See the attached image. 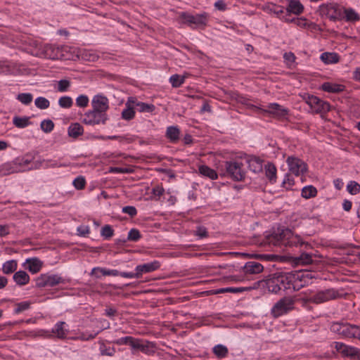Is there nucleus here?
<instances>
[{"instance_id": "obj_1", "label": "nucleus", "mask_w": 360, "mask_h": 360, "mask_svg": "<svg viewBox=\"0 0 360 360\" xmlns=\"http://www.w3.org/2000/svg\"><path fill=\"white\" fill-rule=\"evenodd\" d=\"M267 242L274 246H297L302 244L300 236L294 235L289 229H283L280 233H275L267 238Z\"/></svg>"}, {"instance_id": "obj_2", "label": "nucleus", "mask_w": 360, "mask_h": 360, "mask_svg": "<svg viewBox=\"0 0 360 360\" xmlns=\"http://www.w3.org/2000/svg\"><path fill=\"white\" fill-rule=\"evenodd\" d=\"M330 330L345 338H357L360 340V326L347 322H334L330 327Z\"/></svg>"}, {"instance_id": "obj_3", "label": "nucleus", "mask_w": 360, "mask_h": 360, "mask_svg": "<svg viewBox=\"0 0 360 360\" xmlns=\"http://www.w3.org/2000/svg\"><path fill=\"white\" fill-rule=\"evenodd\" d=\"M179 19L181 23L187 25L192 29L204 28L207 25L208 14L204 12L192 15L187 12H181L179 14Z\"/></svg>"}, {"instance_id": "obj_4", "label": "nucleus", "mask_w": 360, "mask_h": 360, "mask_svg": "<svg viewBox=\"0 0 360 360\" xmlns=\"http://www.w3.org/2000/svg\"><path fill=\"white\" fill-rule=\"evenodd\" d=\"M63 47L56 46L52 44H44L40 45L33 54L39 57L56 60L63 58Z\"/></svg>"}, {"instance_id": "obj_5", "label": "nucleus", "mask_w": 360, "mask_h": 360, "mask_svg": "<svg viewBox=\"0 0 360 360\" xmlns=\"http://www.w3.org/2000/svg\"><path fill=\"white\" fill-rule=\"evenodd\" d=\"M319 13L322 16L328 18L332 21H336L342 18V8L336 3H328L319 6Z\"/></svg>"}, {"instance_id": "obj_6", "label": "nucleus", "mask_w": 360, "mask_h": 360, "mask_svg": "<svg viewBox=\"0 0 360 360\" xmlns=\"http://www.w3.org/2000/svg\"><path fill=\"white\" fill-rule=\"evenodd\" d=\"M295 302L290 297H285L275 303L271 310V314L274 318H278L288 313L294 308Z\"/></svg>"}, {"instance_id": "obj_7", "label": "nucleus", "mask_w": 360, "mask_h": 360, "mask_svg": "<svg viewBox=\"0 0 360 360\" xmlns=\"http://www.w3.org/2000/svg\"><path fill=\"white\" fill-rule=\"evenodd\" d=\"M306 103L309 106L314 113L324 114L330 109V104L316 96L308 95L304 98Z\"/></svg>"}, {"instance_id": "obj_8", "label": "nucleus", "mask_w": 360, "mask_h": 360, "mask_svg": "<svg viewBox=\"0 0 360 360\" xmlns=\"http://www.w3.org/2000/svg\"><path fill=\"white\" fill-rule=\"evenodd\" d=\"M107 120L106 113L99 112L92 109L84 114L82 121L87 125L94 126L105 124Z\"/></svg>"}, {"instance_id": "obj_9", "label": "nucleus", "mask_w": 360, "mask_h": 360, "mask_svg": "<svg viewBox=\"0 0 360 360\" xmlns=\"http://www.w3.org/2000/svg\"><path fill=\"white\" fill-rule=\"evenodd\" d=\"M338 296L339 294L333 288L327 289L319 291L315 295L310 296L307 299V302L314 304H321L330 300L336 299Z\"/></svg>"}, {"instance_id": "obj_10", "label": "nucleus", "mask_w": 360, "mask_h": 360, "mask_svg": "<svg viewBox=\"0 0 360 360\" xmlns=\"http://www.w3.org/2000/svg\"><path fill=\"white\" fill-rule=\"evenodd\" d=\"M333 344L336 351L343 357H349L352 359L360 360L359 349L340 342H335Z\"/></svg>"}, {"instance_id": "obj_11", "label": "nucleus", "mask_w": 360, "mask_h": 360, "mask_svg": "<svg viewBox=\"0 0 360 360\" xmlns=\"http://www.w3.org/2000/svg\"><path fill=\"white\" fill-rule=\"evenodd\" d=\"M286 162L288 165L289 171L295 176L303 175L307 172V164L297 157L289 156Z\"/></svg>"}, {"instance_id": "obj_12", "label": "nucleus", "mask_w": 360, "mask_h": 360, "mask_svg": "<svg viewBox=\"0 0 360 360\" xmlns=\"http://www.w3.org/2000/svg\"><path fill=\"white\" fill-rule=\"evenodd\" d=\"M226 169L228 175L236 181H241L245 177V172L243 169V164L238 162H226Z\"/></svg>"}, {"instance_id": "obj_13", "label": "nucleus", "mask_w": 360, "mask_h": 360, "mask_svg": "<svg viewBox=\"0 0 360 360\" xmlns=\"http://www.w3.org/2000/svg\"><path fill=\"white\" fill-rule=\"evenodd\" d=\"M63 278L58 275L41 274L37 278L36 285L38 288L53 287L63 283Z\"/></svg>"}, {"instance_id": "obj_14", "label": "nucleus", "mask_w": 360, "mask_h": 360, "mask_svg": "<svg viewBox=\"0 0 360 360\" xmlns=\"http://www.w3.org/2000/svg\"><path fill=\"white\" fill-rule=\"evenodd\" d=\"M91 105L93 110L99 112L106 113V111L109 108V101L108 98L99 94L94 96Z\"/></svg>"}, {"instance_id": "obj_15", "label": "nucleus", "mask_w": 360, "mask_h": 360, "mask_svg": "<svg viewBox=\"0 0 360 360\" xmlns=\"http://www.w3.org/2000/svg\"><path fill=\"white\" fill-rule=\"evenodd\" d=\"M68 332L66 323L65 321H58L52 328L51 333L53 335H50V336H55L59 339L64 340L66 338Z\"/></svg>"}, {"instance_id": "obj_16", "label": "nucleus", "mask_w": 360, "mask_h": 360, "mask_svg": "<svg viewBox=\"0 0 360 360\" xmlns=\"http://www.w3.org/2000/svg\"><path fill=\"white\" fill-rule=\"evenodd\" d=\"M125 108L122 112V118L125 120H131L134 117V97L130 96L128 98L126 103Z\"/></svg>"}, {"instance_id": "obj_17", "label": "nucleus", "mask_w": 360, "mask_h": 360, "mask_svg": "<svg viewBox=\"0 0 360 360\" xmlns=\"http://www.w3.org/2000/svg\"><path fill=\"white\" fill-rule=\"evenodd\" d=\"M153 347L154 345L152 342L134 338L131 345L132 349H139L147 354H150V349L153 348Z\"/></svg>"}, {"instance_id": "obj_18", "label": "nucleus", "mask_w": 360, "mask_h": 360, "mask_svg": "<svg viewBox=\"0 0 360 360\" xmlns=\"http://www.w3.org/2000/svg\"><path fill=\"white\" fill-rule=\"evenodd\" d=\"M160 267V262L155 260L151 262L136 266L135 271H139L140 277H141L143 274L153 272L158 269Z\"/></svg>"}, {"instance_id": "obj_19", "label": "nucleus", "mask_w": 360, "mask_h": 360, "mask_svg": "<svg viewBox=\"0 0 360 360\" xmlns=\"http://www.w3.org/2000/svg\"><path fill=\"white\" fill-rule=\"evenodd\" d=\"M265 112L278 117H284L288 113V109L278 103H270Z\"/></svg>"}, {"instance_id": "obj_20", "label": "nucleus", "mask_w": 360, "mask_h": 360, "mask_svg": "<svg viewBox=\"0 0 360 360\" xmlns=\"http://www.w3.org/2000/svg\"><path fill=\"white\" fill-rule=\"evenodd\" d=\"M264 269L263 266L257 262H248L245 263L243 271L245 274H257L261 273Z\"/></svg>"}, {"instance_id": "obj_21", "label": "nucleus", "mask_w": 360, "mask_h": 360, "mask_svg": "<svg viewBox=\"0 0 360 360\" xmlns=\"http://www.w3.org/2000/svg\"><path fill=\"white\" fill-rule=\"evenodd\" d=\"M27 269L32 274L38 273L42 267V262L37 257L26 260Z\"/></svg>"}, {"instance_id": "obj_22", "label": "nucleus", "mask_w": 360, "mask_h": 360, "mask_svg": "<svg viewBox=\"0 0 360 360\" xmlns=\"http://www.w3.org/2000/svg\"><path fill=\"white\" fill-rule=\"evenodd\" d=\"M292 262L295 265H307L313 262L312 255L302 252L300 256L292 258Z\"/></svg>"}, {"instance_id": "obj_23", "label": "nucleus", "mask_w": 360, "mask_h": 360, "mask_svg": "<svg viewBox=\"0 0 360 360\" xmlns=\"http://www.w3.org/2000/svg\"><path fill=\"white\" fill-rule=\"evenodd\" d=\"M83 133L84 128L81 124L78 122L72 123L68 129V136L74 139H77L78 136L82 135Z\"/></svg>"}, {"instance_id": "obj_24", "label": "nucleus", "mask_w": 360, "mask_h": 360, "mask_svg": "<svg viewBox=\"0 0 360 360\" xmlns=\"http://www.w3.org/2000/svg\"><path fill=\"white\" fill-rule=\"evenodd\" d=\"M248 167L255 173L262 171V161L257 157H252L247 160Z\"/></svg>"}, {"instance_id": "obj_25", "label": "nucleus", "mask_w": 360, "mask_h": 360, "mask_svg": "<svg viewBox=\"0 0 360 360\" xmlns=\"http://www.w3.org/2000/svg\"><path fill=\"white\" fill-rule=\"evenodd\" d=\"M14 281L19 285H25L30 281V276L24 271L15 272L13 277Z\"/></svg>"}, {"instance_id": "obj_26", "label": "nucleus", "mask_w": 360, "mask_h": 360, "mask_svg": "<svg viewBox=\"0 0 360 360\" xmlns=\"http://www.w3.org/2000/svg\"><path fill=\"white\" fill-rule=\"evenodd\" d=\"M275 276L276 278V282L278 283L279 287H282V290H287L291 288V277L282 274L275 275Z\"/></svg>"}, {"instance_id": "obj_27", "label": "nucleus", "mask_w": 360, "mask_h": 360, "mask_svg": "<svg viewBox=\"0 0 360 360\" xmlns=\"http://www.w3.org/2000/svg\"><path fill=\"white\" fill-rule=\"evenodd\" d=\"M303 9V6L298 0H290L288 8H286L287 12L292 13L296 15L302 13Z\"/></svg>"}, {"instance_id": "obj_28", "label": "nucleus", "mask_w": 360, "mask_h": 360, "mask_svg": "<svg viewBox=\"0 0 360 360\" xmlns=\"http://www.w3.org/2000/svg\"><path fill=\"white\" fill-rule=\"evenodd\" d=\"M134 107L141 112H152L155 109L154 105L140 102L136 97H134Z\"/></svg>"}, {"instance_id": "obj_29", "label": "nucleus", "mask_w": 360, "mask_h": 360, "mask_svg": "<svg viewBox=\"0 0 360 360\" xmlns=\"http://www.w3.org/2000/svg\"><path fill=\"white\" fill-rule=\"evenodd\" d=\"M322 89L330 93H338L344 90V86L338 84L325 82L322 84Z\"/></svg>"}, {"instance_id": "obj_30", "label": "nucleus", "mask_w": 360, "mask_h": 360, "mask_svg": "<svg viewBox=\"0 0 360 360\" xmlns=\"http://www.w3.org/2000/svg\"><path fill=\"white\" fill-rule=\"evenodd\" d=\"M320 58L326 64L336 63L339 61V56L335 53H323Z\"/></svg>"}, {"instance_id": "obj_31", "label": "nucleus", "mask_w": 360, "mask_h": 360, "mask_svg": "<svg viewBox=\"0 0 360 360\" xmlns=\"http://www.w3.org/2000/svg\"><path fill=\"white\" fill-rule=\"evenodd\" d=\"M180 131L177 127L171 126L167 127L166 136L171 142H176L179 139Z\"/></svg>"}, {"instance_id": "obj_32", "label": "nucleus", "mask_w": 360, "mask_h": 360, "mask_svg": "<svg viewBox=\"0 0 360 360\" xmlns=\"http://www.w3.org/2000/svg\"><path fill=\"white\" fill-rule=\"evenodd\" d=\"M199 172L200 174L209 177L210 179H217L218 176L215 170L211 169L207 165H201L199 167Z\"/></svg>"}, {"instance_id": "obj_33", "label": "nucleus", "mask_w": 360, "mask_h": 360, "mask_svg": "<svg viewBox=\"0 0 360 360\" xmlns=\"http://www.w3.org/2000/svg\"><path fill=\"white\" fill-rule=\"evenodd\" d=\"M302 197L305 199L314 198L317 195V189L311 186H306L302 189Z\"/></svg>"}, {"instance_id": "obj_34", "label": "nucleus", "mask_w": 360, "mask_h": 360, "mask_svg": "<svg viewBox=\"0 0 360 360\" xmlns=\"http://www.w3.org/2000/svg\"><path fill=\"white\" fill-rule=\"evenodd\" d=\"M18 266L16 260L11 259L6 262L2 266V271L6 274H10L13 273Z\"/></svg>"}, {"instance_id": "obj_35", "label": "nucleus", "mask_w": 360, "mask_h": 360, "mask_svg": "<svg viewBox=\"0 0 360 360\" xmlns=\"http://www.w3.org/2000/svg\"><path fill=\"white\" fill-rule=\"evenodd\" d=\"M266 176L271 181H275L276 179V167L272 163H268L265 165Z\"/></svg>"}, {"instance_id": "obj_36", "label": "nucleus", "mask_w": 360, "mask_h": 360, "mask_svg": "<svg viewBox=\"0 0 360 360\" xmlns=\"http://www.w3.org/2000/svg\"><path fill=\"white\" fill-rule=\"evenodd\" d=\"M13 123L18 128H25L30 124V117L15 116L13 119Z\"/></svg>"}, {"instance_id": "obj_37", "label": "nucleus", "mask_w": 360, "mask_h": 360, "mask_svg": "<svg viewBox=\"0 0 360 360\" xmlns=\"http://www.w3.org/2000/svg\"><path fill=\"white\" fill-rule=\"evenodd\" d=\"M187 75H179L177 74L173 75L169 78V82L174 88H178L184 84Z\"/></svg>"}, {"instance_id": "obj_38", "label": "nucleus", "mask_w": 360, "mask_h": 360, "mask_svg": "<svg viewBox=\"0 0 360 360\" xmlns=\"http://www.w3.org/2000/svg\"><path fill=\"white\" fill-rule=\"evenodd\" d=\"M245 290L244 288H233V287H229V288H219L217 290H213L211 291V294L212 295H217L219 293H225V292H231V293H239L242 292Z\"/></svg>"}, {"instance_id": "obj_39", "label": "nucleus", "mask_w": 360, "mask_h": 360, "mask_svg": "<svg viewBox=\"0 0 360 360\" xmlns=\"http://www.w3.org/2000/svg\"><path fill=\"white\" fill-rule=\"evenodd\" d=\"M276 278L275 275L271 278H269L266 281L267 288L269 291L274 293H277L278 291L282 290V287H279L278 283L276 282Z\"/></svg>"}, {"instance_id": "obj_40", "label": "nucleus", "mask_w": 360, "mask_h": 360, "mask_svg": "<svg viewBox=\"0 0 360 360\" xmlns=\"http://www.w3.org/2000/svg\"><path fill=\"white\" fill-rule=\"evenodd\" d=\"M214 354L219 359L224 358L228 354V349L222 345H217L213 348Z\"/></svg>"}, {"instance_id": "obj_41", "label": "nucleus", "mask_w": 360, "mask_h": 360, "mask_svg": "<svg viewBox=\"0 0 360 360\" xmlns=\"http://www.w3.org/2000/svg\"><path fill=\"white\" fill-rule=\"evenodd\" d=\"M99 271L103 276H120V272L117 269H106L104 268L95 267L91 271V274H94L95 271Z\"/></svg>"}, {"instance_id": "obj_42", "label": "nucleus", "mask_w": 360, "mask_h": 360, "mask_svg": "<svg viewBox=\"0 0 360 360\" xmlns=\"http://www.w3.org/2000/svg\"><path fill=\"white\" fill-rule=\"evenodd\" d=\"M100 352L101 355L103 356H112L115 355L116 350L114 347H106L105 345L103 342H100Z\"/></svg>"}, {"instance_id": "obj_43", "label": "nucleus", "mask_w": 360, "mask_h": 360, "mask_svg": "<svg viewBox=\"0 0 360 360\" xmlns=\"http://www.w3.org/2000/svg\"><path fill=\"white\" fill-rule=\"evenodd\" d=\"M17 99L24 105H29L32 103L33 96L30 93H22L17 96Z\"/></svg>"}, {"instance_id": "obj_44", "label": "nucleus", "mask_w": 360, "mask_h": 360, "mask_svg": "<svg viewBox=\"0 0 360 360\" xmlns=\"http://www.w3.org/2000/svg\"><path fill=\"white\" fill-rule=\"evenodd\" d=\"M347 191L352 195H356L360 192V184L354 181H351L347 186Z\"/></svg>"}, {"instance_id": "obj_45", "label": "nucleus", "mask_w": 360, "mask_h": 360, "mask_svg": "<svg viewBox=\"0 0 360 360\" xmlns=\"http://www.w3.org/2000/svg\"><path fill=\"white\" fill-rule=\"evenodd\" d=\"M35 105L41 110L46 109L50 105V102L44 97H38L34 101Z\"/></svg>"}, {"instance_id": "obj_46", "label": "nucleus", "mask_w": 360, "mask_h": 360, "mask_svg": "<svg viewBox=\"0 0 360 360\" xmlns=\"http://www.w3.org/2000/svg\"><path fill=\"white\" fill-rule=\"evenodd\" d=\"M58 105L63 108H70L73 105V101L70 96H62L58 100Z\"/></svg>"}, {"instance_id": "obj_47", "label": "nucleus", "mask_w": 360, "mask_h": 360, "mask_svg": "<svg viewBox=\"0 0 360 360\" xmlns=\"http://www.w3.org/2000/svg\"><path fill=\"white\" fill-rule=\"evenodd\" d=\"M13 172H15V169L12 167L11 164L6 163L0 165V176H6Z\"/></svg>"}, {"instance_id": "obj_48", "label": "nucleus", "mask_w": 360, "mask_h": 360, "mask_svg": "<svg viewBox=\"0 0 360 360\" xmlns=\"http://www.w3.org/2000/svg\"><path fill=\"white\" fill-rule=\"evenodd\" d=\"M41 129L45 133L51 132L54 127V123L51 120H45L41 122Z\"/></svg>"}, {"instance_id": "obj_49", "label": "nucleus", "mask_w": 360, "mask_h": 360, "mask_svg": "<svg viewBox=\"0 0 360 360\" xmlns=\"http://www.w3.org/2000/svg\"><path fill=\"white\" fill-rule=\"evenodd\" d=\"M82 57L85 60L91 62H94L98 58V56L92 51H84L82 55Z\"/></svg>"}, {"instance_id": "obj_50", "label": "nucleus", "mask_w": 360, "mask_h": 360, "mask_svg": "<svg viewBox=\"0 0 360 360\" xmlns=\"http://www.w3.org/2000/svg\"><path fill=\"white\" fill-rule=\"evenodd\" d=\"M101 236L105 238H110L114 234V230L110 225H105L101 231Z\"/></svg>"}, {"instance_id": "obj_51", "label": "nucleus", "mask_w": 360, "mask_h": 360, "mask_svg": "<svg viewBox=\"0 0 360 360\" xmlns=\"http://www.w3.org/2000/svg\"><path fill=\"white\" fill-rule=\"evenodd\" d=\"M345 13L347 21H356L359 20V15L353 9H346Z\"/></svg>"}, {"instance_id": "obj_52", "label": "nucleus", "mask_w": 360, "mask_h": 360, "mask_svg": "<svg viewBox=\"0 0 360 360\" xmlns=\"http://www.w3.org/2000/svg\"><path fill=\"white\" fill-rule=\"evenodd\" d=\"M134 338L131 336H126L114 340L112 342L117 345H129L131 347Z\"/></svg>"}, {"instance_id": "obj_53", "label": "nucleus", "mask_w": 360, "mask_h": 360, "mask_svg": "<svg viewBox=\"0 0 360 360\" xmlns=\"http://www.w3.org/2000/svg\"><path fill=\"white\" fill-rule=\"evenodd\" d=\"M141 236L138 229H132L129 231L127 236V240L130 241H138Z\"/></svg>"}, {"instance_id": "obj_54", "label": "nucleus", "mask_w": 360, "mask_h": 360, "mask_svg": "<svg viewBox=\"0 0 360 360\" xmlns=\"http://www.w3.org/2000/svg\"><path fill=\"white\" fill-rule=\"evenodd\" d=\"M89 98L85 95H80L76 98V105L80 108H85L89 104Z\"/></svg>"}, {"instance_id": "obj_55", "label": "nucleus", "mask_w": 360, "mask_h": 360, "mask_svg": "<svg viewBox=\"0 0 360 360\" xmlns=\"http://www.w3.org/2000/svg\"><path fill=\"white\" fill-rule=\"evenodd\" d=\"M70 86V82L67 79H61L58 82V91L59 92H65Z\"/></svg>"}, {"instance_id": "obj_56", "label": "nucleus", "mask_w": 360, "mask_h": 360, "mask_svg": "<svg viewBox=\"0 0 360 360\" xmlns=\"http://www.w3.org/2000/svg\"><path fill=\"white\" fill-rule=\"evenodd\" d=\"M85 185H86V180L82 176L77 177L73 181V186L77 190L83 189L84 188Z\"/></svg>"}, {"instance_id": "obj_57", "label": "nucleus", "mask_w": 360, "mask_h": 360, "mask_svg": "<svg viewBox=\"0 0 360 360\" xmlns=\"http://www.w3.org/2000/svg\"><path fill=\"white\" fill-rule=\"evenodd\" d=\"M30 307V303L29 302H22L16 305V308L15 309V313L19 314L23 311L28 309Z\"/></svg>"}, {"instance_id": "obj_58", "label": "nucleus", "mask_w": 360, "mask_h": 360, "mask_svg": "<svg viewBox=\"0 0 360 360\" xmlns=\"http://www.w3.org/2000/svg\"><path fill=\"white\" fill-rule=\"evenodd\" d=\"M110 172L113 173L130 174L133 172V169L128 167H111Z\"/></svg>"}, {"instance_id": "obj_59", "label": "nucleus", "mask_w": 360, "mask_h": 360, "mask_svg": "<svg viewBox=\"0 0 360 360\" xmlns=\"http://www.w3.org/2000/svg\"><path fill=\"white\" fill-rule=\"evenodd\" d=\"M283 58L287 65L290 66L295 63L296 57L293 53L288 52L284 53Z\"/></svg>"}, {"instance_id": "obj_60", "label": "nucleus", "mask_w": 360, "mask_h": 360, "mask_svg": "<svg viewBox=\"0 0 360 360\" xmlns=\"http://www.w3.org/2000/svg\"><path fill=\"white\" fill-rule=\"evenodd\" d=\"M282 184L286 189H289L292 185H294V179L290 174H286Z\"/></svg>"}, {"instance_id": "obj_61", "label": "nucleus", "mask_w": 360, "mask_h": 360, "mask_svg": "<svg viewBox=\"0 0 360 360\" xmlns=\"http://www.w3.org/2000/svg\"><path fill=\"white\" fill-rule=\"evenodd\" d=\"M122 212L125 214H129L130 217H133L136 215L137 210L135 207L133 206H126L122 208Z\"/></svg>"}, {"instance_id": "obj_62", "label": "nucleus", "mask_w": 360, "mask_h": 360, "mask_svg": "<svg viewBox=\"0 0 360 360\" xmlns=\"http://www.w3.org/2000/svg\"><path fill=\"white\" fill-rule=\"evenodd\" d=\"M77 231L79 236H86L90 232L89 227L84 225L79 226Z\"/></svg>"}, {"instance_id": "obj_63", "label": "nucleus", "mask_w": 360, "mask_h": 360, "mask_svg": "<svg viewBox=\"0 0 360 360\" xmlns=\"http://www.w3.org/2000/svg\"><path fill=\"white\" fill-rule=\"evenodd\" d=\"M120 276L124 278H139L140 275L139 274V271H136L135 273L132 272H120Z\"/></svg>"}, {"instance_id": "obj_64", "label": "nucleus", "mask_w": 360, "mask_h": 360, "mask_svg": "<svg viewBox=\"0 0 360 360\" xmlns=\"http://www.w3.org/2000/svg\"><path fill=\"white\" fill-rule=\"evenodd\" d=\"M165 189L160 186H156L152 189V193L153 195L160 198L163 195Z\"/></svg>"}]
</instances>
